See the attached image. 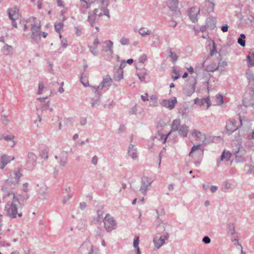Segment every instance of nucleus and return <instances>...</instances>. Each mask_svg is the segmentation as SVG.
<instances>
[{"instance_id": "f257e3e1", "label": "nucleus", "mask_w": 254, "mask_h": 254, "mask_svg": "<svg viewBox=\"0 0 254 254\" xmlns=\"http://www.w3.org/2000/svg\"><path fill=\"white\" fill-rule=\"evenodd\" d=\"M12 195L13 200L11 203H7L4 207V210L7 215L10 218H15L17 216L21 217L23 213L21 211L23 205L20 202L14 193H9Z\"/></svg>"}, {"instance_id": "b1692460", "label": "nucleus", "mask_w": 254, "mask_h": 254, "mask_svg": "<svg viewBox=\"0 0 254 254\" xmlns=\"http://www.w3.org/2000/svg\"><path fill=\"white\" fill-rule=\"evenodd\" d=\"M1 51L5 56L11 55L12 54L13 48L11 46L5 44L2 48Z\"/></svg>"}, {"instance_id": "1a4fd4ad", "label": "nucleus", "mask_w": 254, "mask_h": 254, "mask_svg": "<svg viewBox=\"0 0 254 254\" xmlns=\"http://www.w3.org/2000/svg\"><path fill=\"white\" fill-rule=\"evenodd\" d=\"M200 12V9L196 7H192L189 9L188 11V15L193 23H195L197 21V16Z\"/></svg>"}, {"instance_id": "58836bf2", "label": "nucleus", "mask_w": 254, "mask_h": 254, "mask_svg": "<svg viewBox=\"0 0 254 254\" xmlns=\"http://www.w3.org/2000/svg\"><path fill=\"white\" fill-rule=\"evenodd\" d=\"M106 47L108 48L109 54L112 56L113 54V43L110 40L106 42Z\"/></svg>"}, {"instance_id": "a878e982", "label": "nucleus", "mask_w": 254, "mask_h": 254, "mask_svg": "<svg viewBox=\"0 0 254 254\" xmlns=\"http://www.w3.org/2000/svg\"><path fill=\"white\" fill-rule=\"evenodd\" d=\"M99 19V18L94 14L91 12L88 13V21L91 26H93L95 22Z\"/></svg>"}, {"instance_id": "a211bd4d", "label": "nucleus", "mask_w": 254, "mask_h": 254, "mask_svg": "<svg viewBox=\"0 0 254 254\" xmlns=\"http://www.w3.org/2000/svg\"><path fill=\"white\" fill-rule=\"evenodd\" d=\"M231 157V153L229 151H226L224 150L221 155V158L220 160H218L217 161V166H219L220 162L221 161H228L230 160V158Z\"/></svg>"}, {"instance_id": "bb28decb", "label": "nucleus", "mask_w": 254, "mask_h": 254, "mask_svg": "<svg viewBox=\"0 0 254 254\" xmlns=\"http://www.w3.org/2000/svg\"><path fill=\"white\" fill-rule=\"evenodd\" d=\"M138 33L141 37H145L150 35L152 32L151 30L147 28L141 27L139 29Z\"/></svg>"}, {"instance_id": "864d4df0", "label": "nucleus", "mask_w": 254, "mask_h": 254, "mask_svg": "<svg viewBox=\"0 0 254 254\" xmlns=\"http://www.w3.org/2000/svg\"><path fill=\"white\" fill-rule=\"evenodd\" d=\"M91 88L94 90L95 95H99L101 93L102 89H97L98 86H90Z\"/></svg>"}, {"instance_id": "0eeeda50", "label": "nucleus", "mask_w": 254, "mask_h": 254, "mask_svg": "<svg viewBox=\"0 0 254 254\" xmlns=\"http://www.w3.org/2000/svg\"><path fill=\"white\" fill-rule=\"evenodd\" d=\"M21 176L22 174L21 173L20 170L18 169L14 170L13 176H11V178H8L6 181V184L8 185L13 184L14 186H15V185L19 182V179Z\"/></svg>"}, {"instance_id": "2f4dec72", "label": "nucleus", "mask_w": 254, "mask_h": 254, "mask_svg": "<svg viewBox=\"0 0 254 254\" xmlns=\"http://www.w3.org/2000/svg\"><path fill=\"white\" fill-rule=\"evenodd\" d=\"M205 104L207 105V109L209 108L211 106L210 101L208 97L201 99L198 103V105L200 106H203Z\"/></svg>"}, {"instance_id": "49530a36", "label": "nucleus", "mask_w": 254, "mask_h": 254, "mask_svg": "<svg viewBox=\"0 0 254 254\" xmlns=\"http://www.w3.org/2000/svg\"><path fill=\"white\" fill-rule=\"evenodd\" d=\"M102 11V9L96 8L94 10L93 13H94L98 18H99L103 15Z\"/></svg>"}, {"instance_id": "5fc2aeb1", "label": "nucleus", "mask_w": 254, "mask_h": 254, "mask_svg": "<svg viewBox=\"0 0 254 254\" xmlns=\"http://www.w3.org/2000/svg\"><path fill=\"white\" fill-rule=\"evenodd\" d=\"M67 159L66 158H60V165L62 166H65L67 163Z\"/></svg>"}, {"instance_id": "338daca9", "label": "nucleus", "mask_w": 254, "mask_h": 254, "mask_svg": "<svg viewBox=\"0 0 254 254\" xmlns=\"http://www.w3.org/2000/svg\"><path fill=\"white\" fill-rule=\"evenodd\" d=\"M221 29L223 32H226L228 31V25L226 24V25L222 26L221 27Z\"/></svg>"}, {"instance_id": "0e129e2a", "label": "nucleus", "mask_w": 254, "mask_h": 254, "mask_svg": "<svg viewBox=\"0 0 254 254\" xmlns=\"http://www.w3.org/2000/svg\"><path fill=\"white\" fill-rule=\"evenodd\" d=\"M102 10L104 12V15H106L108 17H110L109 10L106 8H103Z\"/></svg>"}, {"instance_id": "9b49d317", "label": "nucleus", "mask_w": 254, "mask_h": 254, "mask_svg": "<svg viewBox=\"0 0 254 254\" xmlns=\"http://www.w3.org/2000/svg\"><path fill=\"white\" fill-rule=\"evenodd\" d=\"M177 103V98L176 97H173L170 100H163L161 102V104L163 107L167 108L170 110H172L174 108L175 105Z\"/></svg>"}, {"instance_id": "c9c22d12", "label": "nucleus", "mask_w": 254, "mask_h": 254, "mask_svg": "<svg viewBox=\"0 0 254 254\" xmlns=\"http://www.w3.org/2000/svg\"><path fill=\"white\" fill-rule=\"evenodd\" d=\"M139 245V237H135L133 241V245L134 248L136 249V254H141L140 249L138 247Z\"/></svg>"}, {"instance_id": "4d7b16f0", "label": "nucleus", "mask_w": 254, "mask_h": 254, "mask_svg": "<svg viewBox=\"0 0 254 254\" xmlns=\"http://www.w3.org/2000/svg\"><path fill=\"white\" fill-rule=\"evenodd\" d=\"M101 3L102 8H106L109 4L108 0H101Z\"/></svg>"}, {"instance_id": "dca6fc26", "label": "nucleus", "mask_w": 254, "mask_h": 254, "mask_svg": "<svg viewBox=\"0 0 254 254\" xmlns=\"http://www.w3.org/2000/svg\"><path fill=\"white\" fill-rule=\"evenodd\" d=\"M37 158V156L34 153L32 152H29L26 161L27 164L29 165L30 167H33L35 165Z\"/></svg>"}, {"instance_id": "e433bc0d", "label": "nucleus", "mask_w": 254, "mask_h": 254, "mask_svg": "<svg viewBox=\"0 0 254 254\" xmlns=\"http://www.w3.org/2000/svg\"><path fill=\"white\" fill-rule=\"evenodd\" d=\"M246 75L248 80L250 83H254V75L253 72L250 70H248L246 72Z\"/></svg>"}, {"instance_id": "7ed1b4c3", "label": "nucleus", "mask_w": 254, "mask_h": 254, "mask_svg": "<svg viewBox=\"0 0 254 254\" xmlns=\"http://www.w3.org/2000/svg\"><path fill=\"white\" fill-rule=\"evenodd\" d=\"M104 224L106 230L108 232H111L117 228V223L110 214L106 215L104 219Z\"/></svg>"}, {"instance_id": "680f3d73", "label": "nucleus", "mask_w": 254, "mask_h": 254, "mask_svg": "<svg viewBox=\"0 0 254 254\" xmlns=\"http://www.w3.org/2000/svg\"><path fill=\"white\" fill-rule=\"evenodd\" d=\"M44 88V85L42 82H41L39 84V89H38V94H41L42 90Z\"/></svg>"}, {"instance_id": "8fccbe9b", "label": "nucleus", "mask_w": 254, "mask_h": 254, "mask_svg": "<svg viewBox=\"0 0 254 254\" xmlns=\"http://www.w3.org/2000/svg\"><path fill=\"white\" fill-rule=\"evenodd\" d=\"M72 197V195L71 193H68L66 195L64 196L63 199V204L66 203Z\"/></svg>"}, {"instance_id": "393cba45", "label": "nucleus", "mask_w": 254, "mask_h": 254, "mask_svg": "<svg viewBox=\"0 0 254 254\" xmlns=\"http://www.w3.org/2000/svg\"><path fill=\"white\" fill-rule=\"evenodd\" d=\"M123 72L122 69H117L113 76L114 80L116 81H120L123 79Z\"/></svg>"}, {"instance_id": "a19ab883", "label": "nucleus", "mask_w": 254, "mask_h": 254, "mask_svg": "<svg viewBox=\"0 0 254 254\" xmlns=\"http://www.w3.org/2000/svg\"><path fill=\"white\" fill-rule=\"evenodd\" d=\"M168 56L171 59V61L173 63H175L178 60V56L176 54L172 52L171 50H170L168 52Z\"/></svg>"}, {"instance_id": "09e8293b", "label": "nucleus", "mask_w": 254, "mask_h": 254, "mask_svg": "<svg viewBox=\"0 0 254 254\" xmlns=\"http://www.w3.org/2000/svg\"><path fill=\"white\" fill-rule=\"evenodd\" d=\"M240 154V150H238V151H236L235 155H236V160L237 162H243L245 160L244 158L243 157H241V156L239 155Z\"/></svg>"}, {"instance_id": "6e6d98bb", "label": "nucleus", "mask_w": 254, "mask_h": 254, "mask_svg": "<svg viewBox=\"0 0 254 254\" xmlns=\"http://www.w3.org/2000/svg\"><path fill=\"white\" fill-rule=\"evenodd\" d=\"M98 162V157L96 155L94 156L92 158L91 163L93 165L96 166L97 165Z\"/></svg>"}, {"instance_id": "c03bdc74", "label": "nucleus", "mask_w": 254, "mask_h": 254, "mask_svg": "<svg viewBox=\"0 0 254 254\" xmlns=\"http://www.w3.org/2000/svg\"><path fill=\"white\" fill-rule=\"evenodd\" d=\"M75 33L77 36H80L82 35L83 28L80 26H77L74 28Z\"/></svg>"}, {"instance_id": "603ef678", "label": "nucleus", "mask_w": 254, "mask_h": 254, "mask_svg": "<svg viewBox=\"0 0 254 254\" xmlns=\"http://www.w3.org/2000/svg\"><path fill=\"white\" fill-rule=\"evenodd\" d=\"M83 75H84V73H82L81 74V76L80 77V81L82 83V84L84 86L87 87V86H89V83H88V82H86V80L85 79V78L84 77Z\"/></svg>"}, {"instance_id": "423d86ee", "label": "nucleus", "mask_w": 254, "mask_h": 254, "mask_svg": "<svg viewBox=\"0 0 254 254\" xmlns=\"http://www.w3.org/2000/svg\"><path fill=\"white\" fill-rule=\"evenodd\" d=\"M169 236V234L168 233H166L163 236L157 235L153 240L155 247L157 249L161 248L165 244V241L168 239Z\"/></svg>"}, {"instance_id": "aec40b11", "label": "nucleus", "mask_w": 254, "mask_h": 254, "mask_svg": "<svg viewBox=\"0 0 254 254\" xmlns=\"http://www.w3.org/2000/svg\"><path fill=\"white\" fill-rule=\"evenodd\" d=\"M191 134L193 137H195L197 140L199 141L203 142L205 139L204 134L196 129H194Z\"/></svg>"}, {"instance_id": "13d9d810", "label": "nucleus", "mask_w": 254, "mask_h": 254, "mask_svg": "<svg viewBox=\"0 0 254 254\" xmlns=\"http://www.w3.org/2000/svg\"><path fill=\"white\" fill-rule=\"evenodd\" d=\"M136 111H137V108H136V106L135 105L134 107H133L129 110L128 113H129V115H133L136 113Z\"/></svg>"}, {"instance_id": "79ce46f5", "label": "nucleus", "mask_w": 254, "mask_h": 254, "mask_svg": "<svg viewBox=\"0 0 254 254\" xmlns=\"http://www.w3.org/2000/svg\"><path fill=\"white\" fill-rule=\"evenodd\" d=\"M152 38L154 40L152 42V46L153 47H156L160 43V38L157 35H153L152 36Z\"/></svg>"}, {"instance_id": "e2e57ef3", "label": "nucleus", "mask_w": 254, "mask_h": 254, "mask_svg": "<svg viewBox=\"0 0 254 254\" xmlns=\"http://www.w3.org/2000/svg\"><path fill=\"white\" fill-rule=\"evenodd\" d=\"M41 157L44 159H48V153L46 151H43L41 154Z\"/></svg>"}, {"instance_id": "69168bd1", "label": "nucleus", "mask_w": 254, "mask_h": 254, "mask_svg": "<svg viewBox=\"0 0 254 254\" xmlns=\"http://www.w3.org/2000/svg\"><path fill=\"white\" fill-rule=\"evenodd\" d=\"M87 122L86 119L85 118H81L80 120V123L81 126H84Z\"/></svg>"}, {"instance_id": "cd10ccee", "label": "nucleus", "mask_w": 254, "mask_h": 254, "mask_svg": "<svg viewBox=\"0 0 254 254\" xmlns=\"http://www.w3.org/2000/svg\"><path fill=\"white\" fill-rule=\"evenodd\" d=\"M171 134V132H168L165 136L164 134L161 132L158 131L157 134L156 135L155 137L158 138L160 140H162L163 143H165L168 136Z\"/></svg>"}, {"instance_id": "9d476101", "label": "nucleus", "mask_w": 254, "mask_h": 254, "mask_svg": "<svg viewBox=\"0 0 254 254\" xmlns=\"http://www.w3.org/2000/svg\"><path fill=\"white\" fill-rule=\"evenodd\" d=\"M200 145H194L190 152L189 156L192 158L199 157L202 156L203 150L200 148Z\"/></svg>"}, {"instance_id": "ea45409f", "label": "nucleus", "mask_w": 254, "mask_h": 254, "mask_svg": "<svg viewBox=\"0 0 254 254\" xmlns=\"http://www.w3.org/2000/svg\"><path fill=\"white\" fill-rule=\"evenodd\" d=\"M100 98V94H99V95H96L95 98H92L91 99L90 103L92 107H94L95 106H97L99 105Z\"/></svg>"}, {"instance_id": "473e14b6", "label": "nucleus", "mask_w": 254, "mask_h": 254, "mask_svg": "<svg viewBox=\"0 0 254 254\" xmlns=\"http://www.w3.org/2000/svg\"><path fill=\"white\" fill-rule=\"evenodd\" d=\"M248 65L249 67L254 65V53L250 52L247 56Z\"/></svg>"}, {"instance_id": "ddd939ff", "label": "nucleus", "mask_w": 254, "mask_h": 254, "mask_svg": "<svg viewBox=\"0 0 254 254\" xmlns=\"http://www.w3.org/2000/svg\"><path fill=\"white\" fill-rule=\"evenodd\" d=\"M238 127V126L236 125L235 121L233 120H229L226 125L227 133L228 134H230L235 131Z\"/></svg>"}, {"instance_id": "5701e85b", "label": "nucleus", "mask_w": 254, "mask_h": 254, "mask_svg": "<svg viewBox=\"0 0 254 254\" xmlns=\"http://www.w3.org/2000/svg\"><path fill=\"white\" fill-rule=\"evenodd\" d=\"M178 131L181 136L186 137L189 132V127L185 125H183L180 127Z\"/></svg>"}, {"instance_id": "7c9ffc66", "label": "nucleus", "mask_w": 254, "mask_h": 254, "mask_svg": "<svg viewBox=\"0 0 254 254\" xmlns=\"http://www.w3.org/2000/svg\"><path fill=\"white\" fill-rule=\"evenodd\" d=\"M180 126V120H174L173 121L171 127V130L170 132L175 131L179 130Z\"/></svg>"}, {"instance_id": "72a5a7b5", "label": "nucleus", "mask_w": 254, "mask_h": 254, "mask_svg": "<svg viewBox=\"0 0 254 254\" xmlns=\"http://www.w3.org/2000/svg\"><path fill=\"white\" fill-rule=\"evenodd\" d=\"M205 6L207 7L206 11L208 13H210L213 11L214 4L210 1H205Z\"/></svg>"}, {"instance_id": "37998d69", "label": "nucleus", "mask_w": 254, "mask_h": 254, "mask_svg": "<svg viewBox=\"0 0 254 254\" xmlns=\"http://www.w3.org/2000/svg\"><path fill=\"white\" fill-rule=\"evenodd\" d=\"M120 43L124 46H128L129 44V40L125 37H123L120 40Z\"/></svg>"}, {"instance_id": "c756f323", "label": "nucleus", "mask_w": 254, "mask_h": 254, "mask_svg": "<svg viewBox=\"0 0 254 254\" xmlns=\"http://www.w3.org/2000/svg\"><path fill=\"white\" fill-rule=\"evenodd\" d=\"M178 3H176V2L175 3L170 0L168 3V7L173 11H174L176 14H178L179 13V11L178 10Z\"/></svg>"}, {"instance_id": "bf43d9fd", "label": "nucleus", "mask_w": 254, "mask_h": 254, "mask_svg": "<svg viewBox=\"0 0 254 254\" xmlns=\"http://www.w3.org/2000/svg\"><path fill=\"white\" fill-rule=\"evenodd\" d=\"M202 242L206 244H208L210 243L211 240L209 237L204 236L202 239Z\"/></svg>"}, {"instance_id": "052dcab7", "label": "nucleus", "mask_w": 254, "mask_h": 254, "mask_svg": "<svg viewBox=\"0 0 254 254\" xmlns=\"http://www.w3.org/2000/svg\"><path fill=\"white\" fill-rule=\"evenodd\" d=\"M50 107V102H47V103H45L44 105L42 107V110H44V109H49L51 111H53L52 108H49Z\"/></svg>"}, {"instance_id": "6e6552de", "label": "nucleus", "mask_w": 254, "mask_h": 254, "mask_svg": "<svg viewBox=\"0 0 254 254\" xmlns=\"http://www.w3.org/2000/svg\"><path fill=\"white\" fill-rule=\"evenodd\" d=\"M113 79L109 75H106L104 77L102 81L99 85L98 86L97 89H105L106 91L108 90L111 86Z\"/></svg>"}, {"instance_id": "6ab92c4d", "label": "nucleus", "mask_w": 254, "mask_h": 254, "mask_svg": "<svg viewBox=\"0 0 254 254\" xmlns=\"http://www.w3.org/2000/svg\"><path fill=\"white\" fill-rule=\"evenodd\" d=\"M47 188L46 186L42 185L38 190L39 197L41 199H45L48 196Z\"/></svg>"}, {"instance_id": "2eb2a0df", "label": "nucleus", "mask_w": 254, "mask_h": 254, "mask_svg": "<svg viewBox=\"0 0 254 254\" xmlns=\"http://www.w3.org/2000/svg\"><path fill=\"white\" fill-rule=\"evenodd\" d=\"M14 159L15 158L14 157L11 158L10 156H7L6 154H2L0 159V169H3L7 164L10 162L11 160H14Z\"/></svg>"}, {"instance_id": "774afa93", "label": "nucleus", "mask_w": 254, "mask_h": 254, "mask_svg": "<svg viewBox=\"0 0 254 254\" xmlns=\"http://www.w3.org/2000/svg\"><path fill=\"white\" fill-rule=\"evenodd\" d=\"M137 75H138V78L140 81H144L145 78V75L144 74H141L137 73Z\"/></svg>"}, {"instance_id": "c85d7f7f", "label": "nucleus", "mask_w": 254, "mask_h": 254, "mask_svg": "<svg viewBox=\"0 0 254 254\" xmlns=\"http://www.w3.org/2000/svg\"><path fill=\"white\" fill-rule=\"evenodd\" d=\"M219 64H217L215 62H212L208 65L205 66V69L208 71L213 72L218 69Z\"/></svg>"}, {"instance_id": "4c0bfd02", "label": "nucleus", "mask_w": 254, "mask_h": 254, "mask_svg": "<svg viewBox=\"0 0 254 254\" xmlns=\"http://www.w3.org/2000/svg\"><path fill=\"white\" fill-rule=\"evenodd\" d=\"M246 36L244 34H241L240 37L238 39V43L242 47H245L246 45L245 41Z\"/></svg>"}, {"instance_id": "f03ea898", "label": "nucleus", "mask_w": 254, "mask_h": 254, "mask_svg": "<svg viewBox=\"0 0 254 254\" xmlns=\"http://www.w3.org/2000/svg\"><path fill=\"white\" fill-rule=\"evenodd\" d=\"M153 182L151 178L143 176L141 178L140 187L139 191L143 195L147 194V192L150 190L151 185Z\"/></svg>"}, {"instance_id": "3c124183", "label": "nucleus", "mask_w": 254, "mask_h": 254, "mask_svg": "<svg viewBox=\"0 0 254 254\" xmlns=\"http://www.w3.org/2000/svg\"><path fill=\"white\" fill-rule=\"evenodd\" d=\"M231 188V184L228 181H225L223 183V190L224 191L228 190Z\"/></svg>"}, {"instance_id": "20e7f679", "label": "nucleus", "mask_w": 254, "mask_h": 254, "mask_svg": "<svg viewBox=\"0 0 254 254\" xmlns=\"http://www.w3.org/2000/svg\"><path fill=\"white\" fill-rule=\"evenodd\" d=\"M188 82L190 85L188 88L184 89V93L187 96H190L194 92L195 89V85L197 82V79L196 76H190L189 78Z\"/></svg>"}, {"instance_id": "de8ad7c7", "label": "nucleus", "mask_w": 254, "mask_h": 254, "mask_svg": "<svg viewBox=\"0 0 254 254\" xmlns=\"http://www.w3.org/2000/svg\"><path fill=\"white\" fill-rule=\"evenodd\" d=\"M217 99V105H221L223 103V96L220 94H217L216 96Z\"/></svg>"}, {"instance_id": "412c9836", "label": "nucleus", "mask_w": 254, "mask_h": 254, "mask_svg": "<svg viewBox=\"0 0 254 254\" xmlns=\"http://www.w3.org/2000/svg\"><path fill=\"white\" fill-rule=\"evenodd\" d=\"M243 105L246 107L254 105V100L251 96L245 95L243 99Z\"/></svg>"}, {"instance_id": "f3484780", "label": "nucleus", "mask_w": 254, "mask_h": 254, "mask_svg": "<svg viewBox=\"0 0 254 254\" xmlns=\"http://www.w3.org/2000/svg\"><path fill=\"white\" fill-rule=\"evenodd\" d=\"M216 19L214 17H208L206 20L205 27L211 30L216 27Z\"/></svg>"}, {"instance_id": "4468645a", "label": "nucleus", "mask_w": 254, "mask_h": 254, "mask_svg": "<svg viewBox=\"0 0 254 254\" xmlns=\"http://www.w3.org/2000/svg\"><path fill=\"white\" fill-rule=\"evenodd\" d=\"M19 9L17 7L14 6L11 8H8L7 10L8 17L10 20H16L19 17Z\"/></svg>"}, {"instance_id": "39448f33", "label": "nucleus", "mask_w": 254, "mask_h": 254, "mask_svg": "<svg viewBox=\"0 0 254 254\" xmlns=\"http://www.w3.org/2000/svg\"><path fill=\"white\" fill-rule=\"evenodd\" d=\"M31 38L33 40L36 41L40 39L41 33H40L41 29V24L39 20L34 22L33 24L31 25Z\"/></svg>"}, {"instance_id": "4be33fe9", "label": "nucleus", "mask_w": 254, "mask_h": 254, "mask_svg": "<svg viewBox=\"0 0 254 254\" xmlns=\"http://www.w3.org/2000/svg\"><path fill=\"white\" fill-rule=\"evenodd\" d=\"M100 44L99 40L98 39L96 38L94 40V41L93 42V46H89L88 47L90 49V51L91 53L94 55V56H97L98 55V52L97 51L96 49L98 47V44Z\"/></svg>"}, {"instance_id": "a18cd8bd", "label": "nucleus", "mask_w": 254, "mask_h": 254, "mask_svg": "<svg viewBox=\"0 0 254 254\" xmlns=\"http://www.w3.org/2000/svg\"><path fill=\"white\" fill-rule=\"evenodd\" d=\"M64 26L63 22H59L58 23L55 24V30L57 32L60 33L61 30L63 28Z\"/></svg>"}, {"instance_id": "f8f14e48", "label": "nucleus", "mask_w": 254, "mask_h": 254, "mask_svg": "<svg viewBox=\"0 0 254 254\" xmlns=\"http://www.w3.org/2000/svg\"><path fill=\"white\" fill-rule=\"evenodd\" d=\"M127 156L131 157L133 160H136L138 159L137 148L133 144H130L127 148Z\"/></svg>"}, {"instance_id": "f704fd0d", "label": "nucleus", "mask_w": 254, "mask_h": 254, "mask_svg": "<svg viewBox=\"0 0 254 254\" xmlns=\"http://www.w3.org/2000/svg\"><path fill=\"white\" fill-rule=\"evenodd\" d=\"M209 49H210V56L212 57L217 53L216 47L215 45V43L214 41H212L209 45Z\"/></svg>"}]
</instances>
